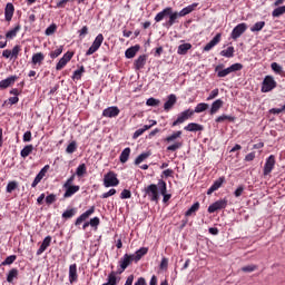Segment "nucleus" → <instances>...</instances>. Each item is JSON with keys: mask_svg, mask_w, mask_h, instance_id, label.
<instances>
[{"mask_svg": "<svg viewBox=\"0 0 285 285\" xmlns=\"http://www.w3.org/2000/svg\"><path fill=\"white\" fill-rule=\"evenodd\" d=\"M166 17H169V19L165 23V26L166 28H171V26H175V23H177V19H179L180 16L179 12L173 11L171 7H167L163 11L158 12L154 19L156 23H159L160 21H164Z\"/></svg>", "mask_w": 285, "mask_h": 285, "instance_id": "nucleus-1", "label": "nucleus"}, {"mask_svg": "<svg viewBox=\"0 0 285 285\" xmlns=\"http://www.w3.org/2000/svg\"><path fill=\"white\" fill-rule=\"evenodd\" d=\"M224 65H218L215 68V72H217V77H219L220 79L224 77H228V75H230V72H239V70L244 69V65L236 62L229 67H227L226 69H223Z\"/></svg>", "mask_w": 285, "mask_h": 285, "instance_id": "nucleus-2", "label": "nucleus"}, {"mask_svg": "<svg viewBox=\"0 0 285 285\" xmlns=\"http://www.w3.org/2000/svg\"><path fill=\"white\" fill-rule=\"evenodd\" d=\"M95 215V206H91L88 210L82 213L75 222V226L79 228L82 224V230H86L90 226V220L88 222V218Z\"/></svg>", "mask_w": 285, "mask_h": 285, "instance_id": "nucleus-3", "label": "nucleus"}, {"mask_svg": "<svg viewBox=\"0 0 285 285\" xmlns=\"http://www.w3.org/2000/svg\"><path fill=\"white\" fill-rule=\"evenodd\" d=\"M275 88H277V81H275V78L273 76H265L262 82L261 91L271 92L275 90Z\"/></svg>", "mask_w": 285, "mask_h": 285, "instance_id": "nucleus-4", "label": "nucleus"}, {"mask_svg": "<svg viewBox=\"0 0 285 285\" xmlns=\"http://www.w3.org/2000/svg\"><path fill=\"white\" fill-rule=\"evenodd\" d=\"M119 184V178L115 171H108L104 176V186L105 188H112Z\"/></svg>", "mask_w": 285, "mask_h": 285, "instance_id": "nucleus-5", "label": "nucleus"}, {"mask_svg": "<svg viewBox=\"0 0 285 285\" xmlns=\"http://www.w3.org/2000/svg\"><path fill=\"white\" fill-rule=\"evenodd\" d=\"M194 115L195 111H193V109H186L178 114L177 119L171 124V126L175 128V126H179L185 121H188V119H190Z\"/></svg>", "mask_w": 285, "mask_h": 285, "instance_id": "nucleus-6", "label": "nucleus"}, {"mask_svg": "<svg viewBox=\"0 0 285 285\" xmlns=\"http://www.w3.org/2000/svg\"><path fill=\"white\" fill-rule=\"evenodd\" d=\"M134 258L131 255L125 254L120 261L118 262V268H117V274L121 275V273H124V271H126V268H128L130 266V264H132Z\"/></svg>", "mask_w": 285, "mask_h": 285, "instance_id": "nucleus-7", "label": "nucleus"}, {"mask_svg": "<svg viewBox=\"0 0 285 285\" xmlns=\"http://www.w3.org/2000/svg\"><path fill=\"white\" fill-rule=\"evenodd\" d=\"M101 43H104V35L99 33L92 45L89 47V49L86 51V57H90V55H95V52H97V50H99L101 48Z\"/></svg>", "mask_w": 285, "mask_h": 285, "instance_id": "nucleus-8", "label": "nucleus"}, {"mask_svg": "<svg viewBox=\"0 0 285 285\" xmlns=\"http://www.w3.org/2000/svg\"><path fill=\"white\" fill-rule=\"evenodd\" d=\"M246 30H248V24L245 22L238 23L230 33L232 39L237 41V39H239V37H242Z\"/></svg>", "mask_w": 285, "mask_h": 285, "instance_id": "nucleus-9", "label": "nucleus"}, {"mask_svg": "<svg viewBox=\"0 0 285 285\" xmlns=\"http://www.w3.org/2000/svg\"><path fill=\"white\" fill-rule=\"evenodd\" d=\"M146 195L149 197L150 202H159V191L157 190V185L151 184L145 188Z\"/></svg>", "mask_w": 285, "mask_h": 285, "instance_id": "nucleus-10", "label": "nucleus"}, {"mask_svg": "<svg viewBox=\"0 0 285 285\" xmlns=\"http://www.w3.org/2000/svg\"><path fill=\"white\" fill-rule=\"evenodd\" d=\"M226 206H228V200L224 198V199L216 200L215 203L209 205L207 210L208 213L213 214V213H217V210H224Z\"/></svg>", "mask_w": 285, "mask_h": 285, "instance_id": "nucleus-11", "label": "nucleus"}, {"mask_svg": "<svg viewBox=\"0 0 285 285\" xmlns=\"http://www.w3.org/2000/svg\"><path fill=\"white\" fill-rule=\"evenodd\" d=\"M72 57H75V52L67 51L56 65V70H63V68L68 66L69 61H71Z\"/></svg>", "mask_w": 285, "mask_h": 285, "instance_id": "nucleus-12", "label": "nucleus"}, {"mask_svg": "<svg viewBox=\"0 0 285 285\" xmlns=\"http://www.w3.org/2000/svg\"><path fill=\"white\" fill-rule=\"evenodd\" d=\"M275 168V156L271 155L266 158L264 168H263V175L264 177H268L271 173H273Z\"/></svg>", "mask_w": 285, "mask_h": 285, "instance_id": "nucleus-13", "label": "nucleus"}, {"mask_svg": "<svg viewBox=\"0 0 285 285\" xmlns=\"http://www.w3.org/2000/svg\"><path fill=\"white\" fill-rule=\"evenodd\" d=\"M62 188L65 190V194H63L65 199H70L72 195H76V193H79V190L81 189L79 185H68V186L62 185Z\"/></svg>", "mask_w": 285, "mask_h": 285, "instance_id": "nucleus-14", "label": "nucleus"}, {"mask_svg": "<svg viewBox=\"0 0 285 285\" xmlns=\"http://www.w3.org/2000/svg\"><path fill=\"white\" fill-rule=\"evenodd\" d=\"M48 170H50V165H46L35 177L32 184H31V188H37V186H39L41 179H43L46 177V174L48 173Z\"/></svg>", "mask_w": 285, "mask_h": 285, "instance_id": "nucleus-15", "label": "nucleus"}, {"mask_svg": "<svg viewBox=\"0 0 285 285\" xmlns=\"http://www.w3.org/2000/svg\"><path fill=\"white\" fill-rule=\"evenodd\" d=\"M119 107L111 106L102 110V117H107L108 119H112L115 117H119Z\"/></svg>", "mask_w": 285, "mask_h": 285, "instance_id": "nucleus-16", "label": "nucleus"}, {"mask_svg": "<svg viewBox=\"0 0 285 285\" xmlns=\"http://www.w3.org/2000/svg\"><path fill=\"white\" fill-rule=\"evenodd\" d=\"M175 104H177V96L175 94H170L167 97V101L164 104L165 112H170V110H173L175 107Z\"/></svg>", "mask_w": 285, "mask_h": 285, "instance_id": "nucleus-17", "label": "nucleus"}, {"mask_svg": "<svg viewBox=\"0 0 285 285\" xmlns=\"http://www.w3.org/2000/svg\"><path fill=\"white\" fill-rule=\"evenodd\" d=\"M186 132H204V125H199L197 122H189L187 126L184 127Z\"/></svg>", "mask_w": 285, "mask_h": 285, "instance_id": "nucleus-18", "label": "nucleus"}, {"mask_svg": "<svg viewBox=\"0 0 285 285\" xmlns=\"http://www.w3.org/2000/svg\"><path fill=\"white\" fill-rule=\"evenodd\" d=\"M51 242H52V236H47V237H45V239L42 240V243H41V245H40V247L38 248V250H37V255L39 256V255H43V253H46V250L48 249V247L50 246V244H51Z\"/></svg>", "mask_w": 285, "mask_h": 285, "instance_id": "nucleus-19", "label": "nucleus"}, {"mask_svg": "<svg viewBox=\"0 0 285 285\" xmlns=\"http://www.w3.org/2000/svg\"><path fill=\"white\" fill-rule=\"evenodd\" d=\"M222 41V33H217L205 47H204V51L205 52H210V50H213V48L215 46H217V43H219Z\"/></svg>", "mask_w": 285, "mask_h": 285, "instance_id": "nucleus-20", "label": "nucleus"}, {"mask_svg": "<svg viewBox=\"0 0 285 285\" xmlns=\"http://www.w3.org/2000/svg\"><path fill=\"white\" fill-rule=\"evenodd\" d=\"M224 181H226L225 177H219L214 181V184L208 188L207 195H210L212 193H215V190H219L222 186L224 185Z\"/></svg>", "mask_w": 285, "mask_h": 285, "instance_id": "nucleus-21", "label": "nucleus"}, {"mask_svg": "<svg viewBox=\"0 0 285 285\" xmlns=\"http://www.w3.org/2000/svg\"><path fill=\"white\" fill-rule=\"evenodd\" d=\"M12 17H14V4L9 2L4 8V19L6 21H12Z\"/></svg>", "mask_w": 285, "mask_h": 285, "instance_id": "nucleus-22", "label": "nucleus"}, {"mask_svg": "<svg viewBox=\"0 0 285 285\" xmlns=\"http://www.w3.org/2000/svg\"><path fill=\"white\" fill-rule=\"evenodd\" d=\"M18 77L17 76H11L8 77L7 79H3L0 81V88L1 90H6V88H10L17 81Z\"/></svg>", "mask_w": 285, "mask_h": 285, "instance_id": "nucleus-23", "label": "nucleus"}, {"mask_svg": "<svg viewBox=\"0 0 285 285\" xmlns=\"http://www.w3.org/2000/svg\"><path fill=\"white\" fill-rule=\"evenodd\" d=\"M148 57L146 55L139 56L138 59L134 62L135 70H141L144 69V66H146Z\"/></svg>", "mask_w": 285, "mask_h": 285, "instance_id": "nucleus-24", "label": "nucleus"}, {"mask_svg": "<svg viewBox=\"0 0 285 285\" xmlns=\"http://www.w3.org/2000/svg\"><path fill=\"white\" fill-rule=\"evenodd\" d=\"M79 276L77 275V264H72L69 266V282L70 284H75Z\"/></svg>", "mask_w": 285, "mask_h": 285, "instance_id": "nucleus-25", "label": "nucleus"}, {"mask_svg": "<svg viewBox=\"0 0 285 285\" xmlns=\"http://www.w3.org/2000/svg\"><path fill=\"white\" fill-rule=\"evenodd\" d=\"M144 255H148V247H141L131 255L134 262H139Z\"/></svg>", "mask_w": 285, "mask_h": 285, "instance_id": "nucleus-26", "label": "nucleus"}, {"mask_svg": "<svg viewBox=\"0 0 285 285\" xmlns=\"http://www.w3.org/2000/svg\"><path fill=\"white\" fill-rule=\"evenodd\" d=\"M46 59V56H43L42 52H37L32 55L31 63L32 66H41L43 63V60Z\"/></svg>", "mask_w": 285, "mask_h": 285, "instance_id": "nucleus-27", "label": "nucleus"}, {"mask_svg": "<svg viewBox=\"0 0 285 285\" xmlns=\"http://www.w3.org/2000/svg\"><path fill=\"white\" fill-rule=\"evenodd\" d=\"M224 106L223 99H217L212 104V108L209 110V115H216V112L219 111V109Z\"/></svg>", "mask_w": 285, "mask_h": 285, "instance_id": "nucleus-28", "label": "nucleus"}, {"mask_svg": "<svg viewBox=\"0 0 285 285\" xmlns=\"http://www.w3.org/2000/svg\"><path fill=\"white\" fill-rule=\"evenodd\" d=\"M19 278V269L17 268H11L7 275V282L9 284H12L14 279Z\"/></svg>", "mask_w": 285, "mask_h": 285, "instance_id": "nucleus-29", "label": "nucleus"}, {"mask_svg": "<svg viewBox=\"0 0 285 285\" xmlns=\"http://www.w3.org/2000/svg\"><path fill=\"white\" fill-rule=\"evenodd\" d=\"M21 30V24H16V27L13 29H10L7 33H6V39H14V37H17V35L19 33V31Z\"/></svg>", "mask_w": 285, "mask_h": 285, "instance_id": "nucleus-30", "label": "nucleus"}, {"mask_svg": "<svg viewBox=\"0 0 285 285\" xmlns=\"http://www.w3.org/2000/svg\"><path fill=\"white\" fill-rule=\"evenodd\" d=\"M158 186H159L160 194L164 195L163 202H168V199H170V195H166V190H167L166 181L164 180L158 181Z\"/></svg>", "mask_w": 285, "mask_h": 285, "instance_id": "nucleus-31", "label": "nucleus"}, {"mask_svg": "<svg viewBox=\"0 0 285 285\" xmlns=\"http://www.w3.org/2000/svg\"><path fill=\"white\" fill-rule=\"evenodd\" d=\"M137 52H139V46H134V47L128 48L125 51V56L127 59H134V57L137 55Z\"/></svg>", "mask_w": 285, "mask_h": 285, "instance_id": "nucleus-32", "label": "nucleus"}, {"mask_svg": "<svg viewBox=\"0 0 285 285\" xmlns=\"http://www.w3.org/2000/svg\"><path fill=\"white\" fill-rule=\"evenodd\" d=\"M117 275H119L117 272H110L108 277H107V284L108 285L119 284V278H117Z\"/></svg>", "mask_w": 285, "mask_h": 285, "instance_id": "nucleus-33", "label": "nucleus"}, {"mask_svg": "<svg viewBox=\"0 0 285 285\" xmlns=\"http://www.w3.org/2000/svg\"><path fill=\"white\" fill-rule=\"evenodd\" d=\"M195 8H197V3H193V4H189L185 8H183L178 14L179 17H186V14H190V12H193V10H195Z\"/></svg>", "mask_w": 285, "mask_h": 285, "instance_id": "nucleus-34", "label": "nucleus"}, {"mask_svg": "<svg viewBox=\"0 0 285 285\" xmlns=\"http://www.w3.org/2000/svg\"><path fill=\"white\" fill-rule=\"evenodd\" d=\"M220 57H226L227 59H233L235 57V47H228L220 51Z\"/></svg>", "mask_w": 285, "mask_h": 285, "instance_id": "nucleus-35", "label": "nucleus"}, {"mask_svg": "<svg viewBox=\"0 0 285 285\" xmlns=\"http://www.w3.org/2000/svg\"><path fill=\"white\" fill-rule=\"evenodd\" d=\"M83 72H86V67L80 66L79 69H77L76 71H73V75H72L71 79H72L73 81H79V80H81V77H83Z\"/></svg>", "mask_w": 285, "mask_h": 285, "instance_id": "nucleus-36", "label": "nucleus"}, {"mask_svg": "<svg viewBox=\"0 0 285 285\" xmlns=\"http://www.w3.org/2000/svg\"><path fill=\"white\" fill-rule=\"evenodd\" d=\"M35 150V146L32 145H27L23 147V149L20 151V156L26 159V157H29L32 155V151Z\"/></svg>", "mask_w": 285, "mask_h": 285, "instance_id": "nucleus-37", "label": "nucleus"}, {"mask_svg": "<svg viewBox=\"0 0 285 285\" xmlns=\"http://www.w3.org/2000/svg\"><path fill=\"white\" fill-rule=\"evenodd\" d=\"M129 158H130V147H127L121 151L119 156L120 164H126V161H128Z\"/></svg>", "mask_w": 285, "mask_h": 285, "instance_id": "nucleus-38", "label": "nucleus"}, {"mask_svg": "<svg viewBox=\"0 0 285 285\" xmlns=\"http://www.w3.org/2000/svg\"><path fill=\"white\" fill-rule=\"evenodd\" d=\"M181 137V130L175 131L171 135L167 136L165 138V141L167 144H173V141H176V139H179Z\"/></svg>", "mask_w": 285, "mask_h": 285, "instance_id": "nucleus-39", "label": "nucleus"}, {"mask_svg": "<svg viewBox=\"0 0 285 285\" xmlns=\"http://www.w3.org/2000/svg\"><path fill=\"white\" fill-rule=\"evenodd\" d=\"M190 48H193V45L190 43H183L178 47L177 53L178 55H188V50H190Z\"/></svg>", "mask_w": 285, "mask_h": 285, "instance_id": "nucleus-40", "label": "nucleus"}, {"mask_svg": "<svg viewBox=\"0 0 285 285\" xmlns=\"http://www.w3.org/2000/svg\"><path fill=\"white\" fill-rule=\"evenodd\" d=\"M271 68L275 75L284 76V68L279 63L272 62Z\"/></svg>", "mask_w": 285, "mask_h": 285, "instance_id": "nucleus-41", "label": "nucleus"}, {"mask_svg": "<svg viewBox=\"0 0 285 285\" xmlns=\"http://www.w3.org/2000/svg\"><path fill=\"white\" fill-rule=\"evenodd\" d=\"M266 26L265 21H258L254 26L250 27V32H262L264 27Z\"/></svg>", "mask_w": 285, "mask_h": 285, "instance_id": "nucleus-42", "label": "nucleus"}, {"mask_svg": "<svg viewBox=\"0 0 285 285\" xmlns=\"http://www.w3.org/2000/svg\"><path fill=\"white\" fill-rule=\"evenodd\" d=\"M146 130H150V126L144 125L142 128L137 129L132 135V139H139V137L146 132Z\"/></svg>", "mask_w": 285, "mask_h": 285, "instance_id": "nucleus-43", "label": "nucleus"}, {"mask_svg": "<svg viewBox=\"0 0 285 285\" xmlns=\"http://www.w3.org/2000/svg\"><path fill=\"white\" fill-rule=\"evenodd\" d=\"M206 110H208V104L206 102H199L196 107L195 110H193L194 115L195 112L199 114V112H206Z\"/></svg>", "mask_w": 285, "mask_h": 285, "instance_id": "nucleus-44", "label": "nucleus"}, {"mask_svg": "<svg viewBox=\"0 0 285 285\" xmlns=\"http://www.w3.org/2000/svg\"><path fill=\"white\" fill-rule=\"evenodd\" d=\"M88 173V169L86 167V164H80L76 169L77 177H83Z\"/></svg>", "mask_w": 285, "mask_h": 285, "instance_id": "nucleus-45", "label": "nucleus"}, {"mask_svg": "<svg viewBox=\"0 0 285 285\" xmlns=\"http://www.w3.org/2000/svg\"><path fill=\"white\" fill-rule=\"evenodd\" d=\"M197 210H199V202H196L190 209H188L185 213L186 217H191V215H195V213H197Z\"/></svg>", "mask_w": 285, "mask_h": 285, "instance_id": "nucleus-46", "label": "nucleus"}, {"mask_svg": "<svg viewBox=\"0 0 285 285\" xmlns=\"http://www.w3.org/2000/svg\"><path fill=\"white\" fill-rule=\"evenodd\" d=\"M184 146V142L181 141H175L173 145H169L167 147L168 153H175L176 150H179Z\"/></svg>", "mask_w": 285, "mask_h": 285, "instance_id": "nucleus-47", "label": "nucleus"}, {"mask_svg": "<svg viewBox=\"0 0 285 285\" xmlns=\"http://www.w3.org/2000/svg\"><path fill=\"white\" fill-rule=\"evenodd\" d=\"M148 157H150V153H142V154H140V155L135 159L136 166H139V164H141L142 161H146V159H148Z\"/></svg>", "mask_w": 285, "mask_h": 285, "instance_id": "nucleus-48", "label": "nucleus"}, {"mask_svg": "<svg viewBox=\"0 0 285 285\" xmlns=\"http://www.w3.org/2000/svg\"><path fill=\"white\" fill-rule=\"evenodd\" d=\"M77 214V210L75 208L67 209L62 213V218L63 219H71V217H75Z\"/></svg>", "mask_w": 285, "mask_h": 285, "instance_id": "nucleus-49", "label": "nucleus"}, {"mask_svg": "<svg viewBox=\"0 0 285 285\" xmlns=\"http://www.w3.org/2000/svg\"><path fill=\"white\" fill-rule=\"evenodd\" d=\"M14 262H17V255H10L1 263V266H10Z\"/></svg>", "mask_w": 285, "mask_h": 285, "instance_id": "nucleus-50", "label": "nucleus"}, {"mask_svg": "<svg viewBox=\"0 0 285 285\" xmlns=\"http://www.w3.org/2000/svg\"><path fill=\"white\" fill-rule=\"evenodd\" d=\"M159 104H161V100L154 98V97L147 99V101H146V106H150L153 108H157V106H159Z\"/></svg>", "mask_w": 285, "mask_h": 285, "instance_id": "nucleus-51", "label": "nucleus"}, {"mask_svg": "<svg viewBox=\"0 0 285 285\" xmlns=\"http://www.w3.org/2000/svg\"><path fill=\"white\" fill-rule=\"evenodd\" d=\"M63 52V46H59L57 49L49 53L50 59H57Z\"/></svg>", "mask_w": 285, "mask_h": 285, "instance_id": "nucleus-52", "label": "nucleus"}, {"mask_svg": "<svg viewBox=\"0 0 285 285\" xmlns=\"http://www.w3.org/2000/svg\"><path fill=\"white\" fill-rule=\"evenodd\" d=\"M224 121H235V117L222 115V116L216 118V124H222Z\"/></svg>", "mask_w": 285, "mask_h": 285, "instance_id": "nucleus-53", "label": "nucleus"}, {"mask_svg": "<svg viewBox=\"0 0 285 285\" xmlns=\"http://www.w3.org/2000/svg\"><path fill=\"white\" fill-rule=\"evenodd\" d=\"M19 52H21V47L19 45H16L11 50V59H19Z\"/></svg>", "mask_w": 285, "mask_h": 285, "instance_id": "nucleus-54", "label": "nucleus"}, {"mask_svg": "<svg viewBox=\"0 0 285 285\" xmlns=\"http://www.w3.org/2000/svg\"><path fill=\"white\" fill-rule=\"evenodd\" d=\"M77 150V141H71L68 146H67V148H66V153L68 154V155H72V153H75Z\"/></svg>", "mask_w": 285, "mask_h": 285, "instance_id": "nucleus-55", "label": "nucleus"}, {"mask_svg": "<svg viewBox=\"0 0 285 285\" xmlns=\"http://www.w3.org/2000/svg\"><path fill=\"white\" fill-rule=\"evenodd\" d=\"M282 14H285V6L274 9L272 12V17H282Z\"/></svg>", "mask_w": 285, "mask_h": 285, "instance_id": "nucleus-56", "label": "nucleus"}, {"mask_svg": "<svg viewBox=\"0 0 285 285\" xmlns=\"http://www.w3.org/2000/svg\"><path fill=\"white\" fill-rule=\"evenodd\" d=\"M56 32H57V24L52 23V24H50V26L46 29L45 35H47V37H50V36H52V35L56 33Z\"/></svg>", "mask_w": 285, "mask_h": 285, "instance_id": "nucleus-57", "label": "nucleus"}, {"mask_svg": "<svg viewBox=\"0 0 285 285\" xmlns=\"http://www.w3.org/2000/svg\"><path fill=\"white\" fill-rule=\"evenodd\" d=\"M114 195H117V189L111 188L108 191L104 193L100 197L101 199H108V197H112Z\"/></svg>", "mask_w": 285, "mask_h": 285, "instance_id": "nucleus-58", "label": "nucleus"}, {"mask_svg": "<svg viewBox=\"0 0 285 285\" xmlns=\"http://www.w3.org/2000/svg\"><path fill=\"white\" fill-rule=\"evenodd\" d=\"M17 181L12 180V181H9L8 185H7V193H12L13 190H17Z\"/></svg>", "mask_w": 285, "mask_h": 285, "instance_id": "nucleus-59", "label": "nucleus"}, {"mask_svg": "<svg viewBox=\"0 0 285 285\" xmlns=\"http://www.w3.org/2000/svg\"><path fill=\"white\" fill-rule=\"evenodd\" d=\"M130 197H132V193L130 191V189H124L120 193V199H130Z\"/></svg>", "mask_w": 285, "mask_h": 285, "instance_id": "nucleus-60", "label": "nucleus"}, {"mask_svg": "<svg viewBox=\"0 0 285 285\" xmlns=\"http://www.w3.org/2000/svg\"><path fill=\"white\" fill-rule=\"evenodd\" d=\"M243 273H254V271H257V265H247L242 267Z\"/></svg>", "mask_w": 285, "mask_h": 285, "instance_id": "nucleus-61", "label": "nucleus"}, {"mask_svg": "<svg viewBox=\"0 0 285 285\" xmlns=\"http://www.w3.org/2000/svg\"><path fill=\"white\" fill-rule=\"evenodd\" d=\"M79 39H85L86 35H88V26H83L80 30H78Z\"/></svg>", "mask_w": 285, "mask_h": 285, "instance_id": "nucleus-62", "label": "nucleus"}, {"mask_svg": "<svg viewBox=\"0 0 285 285\" xmlns=\"http://www.w3.org/2000/svg\"><path fill=\"white\" fill-rule=\"evenodd\" d=\"M55 202H57V195L50 194L46 197V204H48V206H50V204H55Z\"/></svg>", "mask_w": 285, "mask_h": 285, "instance_id": "nucleus-63", "label": "nucleus"}, {"mask_svg": "<svg viewBox=\"0 0 285 285\" xmlns=\"http://www.w3.org/2000/svg\"><path fill=\"white\" fill-rule=\"evenodd\" d=\"M160 271H168V258L163 257L160 265H159Z\"/></svg>", "mask_w": 285, "mask_h": 285, "instance_id": "nucleus-64", "label": "nucleus"}]
</instances>
